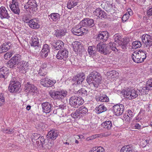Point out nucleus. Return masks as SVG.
Wrapping results in <instances>:
<instances>
[{"label": "nucleus", "instance_id": "nucleus-60", "mask_svg": "<svg viewBox=\"0 0 152 152\" xmlns=\"http://www.w3.org/2000/svg\"><path fill=\"white\" fill-rule=\"evenodd\" d=\"M120 36L116 34L114 35V40L116 42H119L120 40L119 39Z\"/></svg>", "mask_w": 152, "mask_h": 152}, {"label": "nucleus", "instance_id": "nucleus-42", "mask_svg": "<svg viewBox=\"0 0 152 152\" xmlns=\"http://www.w3.org/2000/svg\"><path fill=\"white\" fill-rule=\"evenodd\" d=\"M47 74L46 69L40 68L39 70L38 75L41 76L45 77Z\"/></svg>", "mask_w": 152, "mask_h": 152}, {"label": "nucleus", "instance_id": "nucleus-27", "mask_svg": "<svg viewBox=\"0 0 152 152\" xmlns=\"http://www.w3.org/2000/svg\"><path fill=\"white\" fill-rule=\"evenodd\" d=\"M60 15L56 13H51L48 15V18L51 21L57 22L60 20Z\"/></svg>", "mask_w": 152, "mask_h": 152}, {"label": "nucleus", "instance_id": "nucleus-43", "mask_svg": "<svg viewBox=\"0 0 152 152\" xmlns=\"http://www.w3.org/2000/svg\"><path fill=\"white\" fill-rule=\"evenodd\" d=\"M40 137V134L37 133H34L33 134L31 137L32 140L33 142V140L35 141L38 140Z\"/></svg>", "mask_w": 152, "mask_h": 152}, {"label": "nucleus", "instance_id": "nucleus-46", "mask_svg": "<svg viewBox=\"0 0 152 152\" xmlns=\"http://www.w3.org/2000/svg\"><path fill=\"white\" fill-rule=\"evenodd\" d=\"M109 1H107L105 4V8L107 11L108 12H110V11L113 10V6L112 4H109V5L108 4L109 3Z\"/></svg>", "mask_w": 152, "mask_h": 152}, {"label": "nucleus", "instance_id": "nucleus-36", "mask_svg": "<svg viewBox=\"0 0 152 152\" xmlns=\"http://www.w3.org/2000/svg\"><path fill=\"white\" fill-rule=\"evenodd\" d=\"M133 147L132 145H126L123 147L120 152H133Z\"/></svg>", "mask_w": 152, "mask_h": 152}, {"label": "nucleus", "instance_id": "nucleus-22", "mask_svg": "<svg viewBox=\"0 0 152 152\" xmlns=\"http://www.w3.org/2000/svg\"><path fill=\"white\" fill-rule=\"evenodd\" d=\"M11 44L10 42H5L0 46V53L7 52L10 48Z\"/></svg>", "mask_w": 152, "mask_h": 152}, {"label": "nucleus", "instance_id": "nucleus-64", "mask_svg": "<svg viewBox=\"0 0 152 152\" xmlns=\"http://www.w3.org/2000/svg\"><path fill=\"white\" fill-rule=\"evenodd\" d=\"M119 47L124 50H125L126 49V44L125 43H123L122 44H121Z\"/></svg>", "mask_w": 152, "mask_h": 152}, {"label": "nucleus", "instance_id": "nucleus-44", "mask_svg": "<svg viewBox=\"0 0 152 152\" xmlns=\"http://www.w3.org/2000/svg\"><path fill=\"white\" fill-rule=\"evenodd\" d=\"M132 46L133 48L136 49L141 47V42L139 41H135L132 43Z\"/></svg>", "mask_w": 152, "mask_h": 152}, {"label": "nucleus", "instance_id": "nucleus-7", "mask_svg": "<svg viewBox=\"0 0 152 152\" xmlns=\"http://www.w3.org/2000/svg\"><path fill=\"white\" fill-rule=\"evenodd\" d=\"M21 87L20 83L18 81L11 82L8 87L9 91L11 93H16L20 91Z\"/></svg>", "mask_w": 152, "mask_h": 152}, {"label": "nucleus", "instance_id": "nucleus-23", "mask_svg": "<svg viewBox=\"0 0 152 152\" xmlns=\"http://www.w3.org/2000/svg\"><path fill=\"white\" fill-rule=\"evenodd\" d=\"M85 78L84 75L83 74L76 75L73 79V80L75 82L74 84H80L82 83Z\"/></svg>", "mask_w": 152, "mask_h": 152}, {"label": "nucleus", "instance_id": "nucleus-9", "mask_svg": "<svg viewBox=\"0 0 152 152\" xmlns=\"http://www.w3.org/2000/svg\"><path fill=\"white\" fill-rule=\"evenodd\" d=\"M142 40L145 47H150L152 45V36L147 34H143L142 37Z\"/></svg>", "mask_w": 152, "mask_h": 152}, {"label": "nucleus", "instance_id": "nucleus-24", "mask_svg": "<svg viewBox=\"0 0 152 152\" xmlns=\"http://www.w3.org/2000/svg\"><path fill=\"white\" fill-rule=\"evenodd\" d=\"M109 37L108 33L106 31L99 32L98 36V39L102 40L103 42L106 41Z\"/></svg>", "mask_w": 152, "mask_h": 152}, {"label": "nucleus", "instance_id": "nucleus-5", "mask_svg": "<svg viewBox=\"0 0 152 152\" xmlns=\"http://www.w3.org/2000/svg\"><path fill=\"white\" fill-rule=\"evenodd\" d=\"M84 100L80 96L76 95L73 96L71 97L69 99V103L72 107L75 108H78L83 103Z\"/></svg>", "mask_w": 152, "mask_h": 152}, {"label": "nucleus", "instance_id": "nucleus-29", "mask_svg": "<svg viewBox=\"0 0 152 152\" xmlns=\"http://www.w3.org/2000/svg\"><path fill=\"white\" fill-rule=\"evenodd\" d=\"M10 7L13 12L18 15H19L20 11L19 8L18 4H12L10 5Z\"/></svg>", "mask_w": 152, "mask_h": 152}, {"label": "nucleus", "instance_id": "nucleus-62", "mask_svg": "<svg viewBox=\"0 0 152 152\" xmlns=\"http://www.w3.org/2000/svg\"><path fill=\"white\" fill-rule=\"evenodd\" d=\"M147 15L148 17L152 16V6L147 11Z\"/></svg>", "mask_w": 152, "mask_h": 152}, {"label": "nucleus", "instance_id": "nucleus-41", "mask_svg": "<svg viewBox=\"0 0 152 152\" xmlns=\"http://www.w3.org/2000/svg\"><path fill=\"white\" fill-rule=\"evenodd\" d=\"M78 93L83 97H85L87 96V91L84 88H81L78 91Z\"/></svg>", "mask_w": 152, "mask_h": 152}, {"label": "nucleus", "instance_id": "nucleus-17", "mask_svg": "<svg viewBox=\"0 0 152 152\" xmlns=\"http://www.w3.org/2000/svg\"><path fill=\"white\" fill-rule=\"evenodd\" d=\"M31 45L35 49L40 48V43L38 38L35 36H33L31 40Z\"/></svg>", "mask_w": 152, "mask_h": 152}, {"label": "nucleus", "instance_id": "nucleus-56", "mask_svg": "<svg viewBox=\"0 0 152 152\" xmlns=\"http://www.w3.org/2000/svg\"><path fill=\"white\" fill-rule=\"evenodd\" d=\"M41 51H47V52H50V50L49 48V47L48 45L47 44H45L43 46V48H42Z\"/></svg>", "mask_w": 152, "mask_h": 152}, {"label": "nucleus", "instance_id": "nucleus-40", "mask_svg": "<svg viewBox=\"0 0 152 152\" xmlns=\"http://www.w3.org/2000/svg\"><path fill=\"white\" fill-rule=\"evenodd\" d=\"M91 152H104V148L101 147H95L92 148L90 151Z\"/></svg>", "mask_w": 152, "mask_h": 152}, {"label": "nucleus", "instance_id": "nucleus-8", "mask_svg": "<svg viewBox=\"0 0 152 152\" xmlns=\"http://www.w3.org/2000/svg\"><path fill=\"white\" fill-rule=\"evenodd\" d=\"M20 56L19 55L13 57L7 63V66L10 68H13L16 66L20 60Z\"/></svg>", "mask_w": 152, "mask_h": 152}, {"label": "nucleus", "instance_id": "nucleus-2", "mask_svg": "<svg viewBox=\"0 0 152 152\" xmlns=\"http://www.w3.org/2000/svg\"><path fill=\"white\" fill-rule=\"evenodd\" d=\"M102 80L100 74L96 71H94L90 74L86 79V81L89 85H92L97 88L100 84Z\"/></svg>", "mask_w": 152, "mask_h": 152}, {"label": "nucleus", "instance_id": "nucleus-20", "mask_svg": "<svg viewBox=\"0 0 152 152\" xmlns=\"http://www.w3.org/2000/svg\"><path fill=\"white\" fill-rule=\"evenodd\" d=\"M58 132L56 130H51L48 132L47 135V137L49 139L55 140L58 137Z\"/></svg>", "mask_w": 152, "mask_h": 152}, {"label": "nucleus", "instance_id": "nucleus-32", "mask_svg": "<svg viewBox=\"0 0 152 152\" xmlns=\"http://www.w3.org/2000/svg\"><path fill=\"white\" fill-rule=\"evenodd\" d=\"M95 99L97 101L101 102H108L109 100L108 97L106 95L101 94L99 97H96Z\"/></svg>", "mask_w": 152, "mask_h": 152}, {"label": "nucleus", "instance_id": "nucleus-38", "mask_svg": "<svg viewBox=\"0 0 152 152\" xmlns=\"http://www.w3.org/2000/svg\"><path fill=\"white\" fill-rule=\"evenodd\" d=\"M95 110L98 112V113H100L106 111L107 110V108L104 105L101 104L98 107H96Z\"/></svg>", "mask_w": 152, "mask_h": 152}, {"label": "nucleus", "instance_id": "nucleus-45", "mask_svg": "<svg viewBox=\"0 0 152 152\" xmlns=\"http://www.w3.org/2000/svg\"><path fill=\"white\" fill-rule=\"evenodd\" d=\"M81 115L86 114L88 112V109L85 107L82 106L78 109Z\"/></svg>", "mask_w": 152, "mask_h": 152}, {"label": "nucleus", "instance_id": "nucleus-4", "mask_svg": "<svg viewBox=\"0 0 152 152\" xmlns=\"http://www.w3.org/2000/svg\"><path fill=\"white\" fill-rule=\"evenodd\" d=\"M132 57L134 62L137 63L143 62L146 58V53L145 52L140 50L134 51L132 55Z\"/></svg>", "mask_w": 152, "mask_h": 152}, {"label": "nucleus", "instance_id": "nucleus-39", "mask_svg": "<svg viewBox=\"0 0 152 152\" xmlns=\"http://www.w3.org/2000/svg\"><path fill=\"white\" fill-rule=\"evenodd\" d=\"M78 109L75 111L73 112L71 114V116L73 118H80L82 117L83 115H81Z\"/></svg>", "mask_w": 152, "mask_h": 152}, {"label": "nucleus", "instance_id": "nucleus-16", "mask_svg": "<svg viewBox=\"0 0 152 152\" xmlns=\"http://www.w3.org/2000/svg\"><path fill=\"white\" fill-rule=\"evenodd\" d=\"M39 21L38 18H33L30 20L28 25L31 28L37 29L39 28Z\"/></svg>", "mask_w": 152, "mask_h": 152}, {"label": "nucleus", "instance_id": "nucleus-19", "mask_svg": "<svg viewBox=\"0 0 152 152\" xmlns=\"http://www.w3.org/2000/svg\"><path fill=\"white\" fill-rule=\"evenodd\" d=\"M64 45V42L60 40L54 42L52 44L53 48L56 50H58L63 48Z\"/></svg>", "mask_w": 152, "mask_h": 152}, {"label": "nucleus", "instance_id": "nucleus-55", "mask_svg": "<svg viewBox=\"0 0 152 152\" xmlns=\"http://www.w3.org/2000/svg\"><path fill=\"white\" fill-rule=\"evenodd\" d=\"M87 19L81 21L79 23V25H78L79 26H82L83 28L85 26H87Z\"/></svg>", "mask_w": 152, "mask_h": 152}, {"label": "nucleus", "instance_id": "nucleus-34", "mask_svg": "<svg viewBox=\"0 0 152 152\" xmlns=\"http://www.w3.org/2000/svg\"><path fill=\"white\" fill-rule=\"evenodd\" d=\"M142 89L143 91H148L149 90H152V79L149 80L147 82L146 86L144 87Z\"/></svg>", "mask_w": 152, "mask_h": 152}, {"label": "nucleus", "instance_id": "nucleus-15", "mask_svg": "<svg viewBox=\"0 0 152 152\" xmlns=\"http://www.w3.org/2000/svg\"><path fill=\"white\" fill-rule=\"evenodd\" d=\"M56 83V81L55 80H51L50 79L48 80L46 79V78L45 79H42L41 81V84L43 86L47 87L51 86Z\"/></svg>", "mask_w": 152, "mask_h": 152}, {"label": "nucleus", "instance_id": "nucleus-28", "mask_svg": "<svg viewBox=\"0 0 152 152\" xmlns=\"http://www.w3.org/2000/svg\"><path fill=\"white\" fill-rule=\"evenodd\" d=\"M19 63L18 68L23 73L26 72V70L27 69V66H26L27 63L24 61H22Z\"/></svg>", "mask_w": 152, "mask_h": 152}, {"label": "nucleus", "instance_id": "nucleus-47", "mask_svg": "<svg viewBox=\"0 0 152 152\" xmlns=\"http://www.w3.org/2000/svg\"><path fill=\"white\" fill-rule=\"evenodd\" d=\"M86 21H87V26L91 27L94 26V21L93 19L87 18Z\"/></svg>", "mask_w": 152, "mask_h": 152}, {"label": "nucleus", "instance_id": "nucleus-63", "mask_svg": "<svg viewBox=\"0 0 152 152\" xmlns=\"http://www.w3.org/2000/svg\"><path fill=\"white\" fill-rule=\"evenodd\" d=\"M38 140H39L40 144L42 145V146L44 147V142H45V139L43 136H42L41 137H40L39 139Z\"/></svg>", "mask_w": 152, "mask_h": 152}, {"label": "nucleus", "instance_id": "nucleus-12", "mask_svg": "<svg viewBox=\"0 0 152 152\" xmlns=\"http://www.w3.org/2000/svg\"><path fill=\"white\" fill-rule=\"evenodd\" d=\"M124 106L120 104L114 105L113 107V111L114 114L116 116H119L121 115L123 112Z\"/></svg>", "mask_w": 152, "mask_h": 152}, {"label": "nucleus", "instance_id": "nucleus-61", "mask_svg": "<svg viewBox=\"0 0 152 152\" xmlns=\"http://www.w3.org/2000/svg\"><path fill=\"white\" fill-rule=\"evenodd\" d=\"M32 85V84H30L29 83H27L25 85V88H26L25 91L26 92H28L29 89H30V87Z\"/></svg>", "mask_w": 152, "mask_h": 152}, {"label": "nucleus", "instance_id": "nucleus-10", "mask_svg": "<svg viewBox=\"0 0 152 152\" xmlns=\"http://www.w3.org/2000/svg\"><path fill=\"white\" fill-rule=\"evenodd\" d=\"M86 29L85 28L78 25L74 27L72 29V33L78 36L82 35L83 33H86Z\"/></svg>", "mask_w": 152, "mask_h": 152}, {"label": "nucleus", "instance_id": "nucleus-11", "mask_svg": "<svg viewBox=\"0 0 152 152\" xmlns=\"http://www.w3.org/2000/svg\"><path fill=\"white\" fill-rule=\"evenodd\" d=\"M68 51L67 49H61L58 52L56 57L58 59L66 61L68 58Z\"/></svg>", "mask_w": 152, "mask_h": 152}, {"label": "nucleus", "instance_id": "nucleus-30", "mask_svg": "<svg viewBox=\"0 0 152 152\" xmlns=\"http://www.w3.org/2000/svg\"><path fill=\"white\" fill-rule=\"evenodd\" d=\"M66 30L62 29L55 30L54 35L57 37H61L64 36L66 33Z\"/></svg>", "mask_w": 152, "mask_h": 152}, {"label": "nucleus", "instance_id": "nucleus-33", "mask_svg": "<svg viewBox=\"0 0 152 152\" xmlns=\"http://www.w3.org/2000/svg\"><path fill=\"white\" fill-rule=\"evenodd\" d=\"M95 50L96 48L94 46H89L88 49V52L90 55L95 58L97 55Z\"/></svg>", "mask_w": 152, "mask_h": 152}, {"label": "nucleus", "instance_id": "nucleus-26", "mask_svg": "<svg viewBox=\"0 0 152 152\" xmlns=\"http://www.w3.org/2000/svg\"><path fill=\"white\" fill-rule=\"evenodd\" d=\"M41 105L43 112L47 113L50 112L51 106L49 103L48 102H43L42 104Z\"/></svg>", "mask_w": 152, "mask_h": 152}, {"label": "nucleus", "instance_id": "nucleus-1", "mask_svg": "<svg viewBox=\"0 0 152 152\" xmlns=\"http://www.w3.org/2000/svg\"><path fill=\"white\" fill-rule=\"evenodd\" d=\"M96 49L101 53L104 55L109 54L111 50L114 51H117L118 50L117 47L116 46V44L111 42L108 44L100 42L97 45Z\"/></svg>", "mask_w": 152, "mask_h": 152}, {"label": "nucleus", "instance_id": "nucleus-13", "mask_svg": "<svg viewBox=\"0 0 152 152\" xmlns=\"http://www.w3.org/2000/svg\"><path fill=\"white\" fill-rule=\"evenodd\" d=\"M37 5L35 1L29 0L24 7L26 9H32L33 11H36L37 10Z\"/></svg>", "mask_w": 152, "mask_h": 152}, {"label": "nucleus", "instance_id": "nucleus-3", "mask_svg": "<svg viewBox=\"0 0 152 152\" xmlns=\"http://www.w3.org/2000/svg\"><path fill=\"white\" fill-rule=\"evenodd\" d=\"M49 94L54 99L62 101L64 99L67 94V92L65 90H60L58 91H51L49 92Z\"/></svg>", "mask_w": 152, "mask_h": 152}, {"label": "nucleus", "instance_id": "nucleus-53", "mask_svg": "<svg viewBox=\"0 0 152 152\" xmlns=\"http://www.w3.org/2000/svg\"><path fill=\"white\" fill-rule=\"evenodd\" d=\"M37 88L36 87L33 85H32L28 92L37 93Z\"/></svg>", "mask_w": 152, "mask_h": 152}, {"label": "nucleus", "instance_id": "nucleus-51", "mask_svg": "<svg viewBox=\"0 0 152 152\" xmlns=\"http://www.w3.org/2000/svg\"><path fill=\"white\" fill-rule=\"evenodd\" d=\"M3 132L4 133L11 134L14 132L13 129H2Z\"/></svg>", "mask_w": 152, "mask_h": 152}, {"label": "nucleus", "instance_id": "nucleus-14", "mask_svg": "<svg viewBox=\"0 0 152 152\" xmlns=\"http://www.w3.org/2000/svg\"><path fill=\"white\" fill-rule=\"evenodd\" d=\"M74 51L75 52H81L84 50V47L79 42L74 41L72 43Z\"/></svg>", "mask_w": 152, "mask_h": 152}, {"label": "nucleus", "instance_id": "nucleus-6", "mask_svg": "<svg viewBox=\"0 0 152 152\" xmlns=\"http://www.w3.org/2000/svg\"><path fill=\"white\" fill-rule=\"evenodd\" d=\"M124 96L129 99H132L136 98L138 96L137 91L135 90H123L121 92Z\"/></svg>", "mask_w": 152, "mask_h": 152}, {"label": "nucleus", "instance_id": "nucleus-54", "mask_svg": "<svg viewBox=\"0 0 152 152\" xmlns=\"http://www.w3.org/2000/svg\"><path fill=\"white\" fill-rule=\"evenodd\" d=\"M22 19L24 22L29 23L30 20H29L28 16H27L26 15H24L23 16Z\"/></svg>", "mask_w": 152, "mask_h": 152}, {"label": "nucleus", "instance_id": "nucleus-57", "mask_svg": "<svg viewBox=\"0 0 152 152\" xmlns=\"http://www.w3.org/2000/svg\"><path fill=\"white\" fill-rule=\"evenodd\" d=\"M48 52L47 51H41L40 55L41 57L43 58H45L48 55Z\"/></svg>", "mask_w": 152, "mask_h": 152}, {"label": "nucleus", "instance_id": "nucleus-21", "mask_svg": "<svg viewBox=\"0 0 152 152\" xmlns=\"http://www.w3.org/2000/svg\"><path fill=\"white\" fill-rule=\"evenodd\" d=\"M93 14L97 17L102 19L106 17V13L99 8H97L93 12Z\"/></svg>", "mask_w": 152, "mask_h": 152}, {"label": "nucleus", "instance_id": "nucleus-58", "mask_svg": "<svg viewBox=\"0 0 152 152\" xmlns=\"http://www.w3.org/2000/svg\"><path fill=\"white\" fill-rule=\"evenodd\" d=\"M53 145V142H48V143L45 145V148L47 149H50Z\"/></svg>", "mask_w": 152, "mask_h": 152}, {"label": "nucleus", "instance_id": "nucleus-50", "mask_svg": "<svg viewBox=\"0 0 152 152\" xmlns=\"http://www.w3.org/2000/svg\"><path fill=\"white\" fill-rule=\"evenodd\" d=\"M5 102V99L4 97V94L0 93V106L3 104Z\"/></svg>", "mask_w": 152, "mask_h": 152}, {"label": "nucleus", "instance_id": "nucleus-59", "mask_svg": "<svg viewBox=\"0 0 152 152\" xmlns=\"http://www.w3.org/2000/svg\"><path fill=\"white\" fill-rule=\"evenodd\" d=\"M127 113H126L127 115L130 117V118H132L134 116V113L131 110H129L127 111Z\"/></svg>", "mask_w": 152, "mask_h": 152}, {"label": "nucleus", "instance_id": "nucleus-35", "mask_svg": "<svg viewBox=\"0 0 152 152\" xmlns=\"http://www.w3.org/2000/svg\"><path fill=\"white\" fill-rule=\"evenodd\" d=\"M113 124L112 121H106L102 124V126L104 128L108 130L110 129L112 127Z\"/></svg>", "mask_w": 152, "mask_h": 152}, {"label": "nucleus", "instance_id": "nucleus-52", "mask_svg": "<svg viewBox=\"0 0 152 152\" xmlns=\"http://www.w3.org/2000/svg\"><path fill=\"white\" fill-rule=\"evenodd\" d=\"M110 135V132H105L104 133L99 134H97V137H106Z\"/></svg>", "mask_w": 152, "mask_h": 152}, {"label": "nucleus", "instance_id": "nucleus-25", "mask_svg": "<svg viewBox=\"0 0 152 152\" xmlns=\"http://www.w3.org/2000/svg\"><path fill=\"white\" fill-rule=\"evenodd\" d=\"M9 73L7 69L5 67H0V77L3 78L4 80L8 77Z\"/></svg>", "mask_w": 152, "mask_h": 152}, {"label": "nucleus", "instance_id": "nucleus-49", "mask_svg": "<svg viewBox=\"0 0 152 152\" xmlns=\"http://www.w3.org/2000/svg\"><path fill=\"white\" fill-rule=\"evenodd\" d=\"M123 118L124 121L128 123H129L131 120L132 119V118H130V117H129V116L128 115H127L126 114H125L124 115Z\"/></svg>", "mask_w": 152, "mask_h": 152}, {"label": "nucleus", "instance_id": "nucleus-48", "mask_svg": "<svg viewBox=\"0 0 152 152\" xmlns=\"http://www.w3.org/2000/svg\"><path fill=\"white\" fill-rule=\"evenodd\" d=\"M128 12V14L126 13L122 17V20L123 21H124L125 22L129 18V15H132V12L129 11Z\"/></svg>", "mask_w": 152, "mask_h": 152}, {"label": "nucleus", "instance_id": "nucleus-37", "mask_svg": "<svg viewBox=\"0 0 152 152\" xmlns=\"http://www.w3.org/2000/svg\"><path fill=\"white\" fill-rule=\"evenodd\" d=\"M118 72L115 70H112L108 72L107 73V75H110L111 78L113 80H115V78L118 76Z\"/></svg>", "mask_w": 152, "mask_h": 152}, {"label": "nucleus", "instance_id": "nucleus-31", "mask_svg": "<svg viewBox=\"0 0 152 152\" xmlns=\"http://www.w3.org/2000/svg\"><path fill=\"white\" fill-rule=\"evenodd\" d=\"M79 1V0H69L67 4V8L69 9H71L78 4Z\"/></svg>", "mask_w": 152, "mask_h": 152}, {"label": "nucleus", "instance_id": "nucleus-18", "mask_svg": "<svg viewBox=\"0 0 152 152\" xmlns=\"http://www.w3.org/2000/svg\"><path fill=\"white\" fill-rule=\"evenodd\" d=\"M0 17L1 19H8L10 18L7 10L4 7L1 6L0 7Z\"/></svg>", "mask_w": 152, "mask_h": 152}]
</instances>
